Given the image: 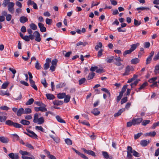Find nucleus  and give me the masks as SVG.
<instances>
[{"instance_id":"f257e3e1","label":"nucleus","mask_w":159,"mask_h":159,"mask_svg":"<svg viewBox=\"0 0 159 159\" xmlns=\"http://www.w3.org/2000/svg\"><path fill=\"white\" fill-rule=\"evenodd\" d=\"M134 70V68L132 66H127L125 68V72L122 74L123 76H126L130 74V71H133Z\"/></svg>"},{"instance_id":"f03ea898","label":"nucleus","mask_w":159,"mask_h":159,"mask_svg":"<svg viewBox=\"0 0 159 159\" xmlns=\"http://www.w3.org/2000/svg\"><path fill=\"white\" fill-rule=\"evenodd\" d=\"M27 133L24 132V133L30 137L34 139H37V135L34 132L29 129H27Z\"/></svg>"},{"instance_id":"7ed1b4c3","label":"nucleus","mask_w":159,"mask_h":159,"mask_svg":"<svg viewBox=\"0 0 159 159\" xmlns=\"http://www.w3.org/2000/svg\"><path fill=\"white\" fill-rule=\"evenodd\" d=\"M7 5L8 10L9 11L12 13H13L14 10V8L15 5L14 3L13 2H10Z\"/></svg>"},{"instance_id":"20e7f679","label":"nucleus","mask_w":159,"mask_h":159,"mask_svg":"<svg viewBox=\"0 0 159 159\" xmlns=\"http://www.w3.org/2000/svg\"><path fill=\"white\" fill-rule=\"evenodd\" d=\"M82 150L86 153H87L89 155H91L93 157L96 156L95 153L93 151L90 150H87L84 148H82Z\"/></svg>"},{"instance_id":"39448f33","label":"nucleus","mask_w":159,"mask_h":159,"mask_svg":"<svg viewBox=\"0 0 159 159\" xmlns=\"http://www.w3.org/2000/svg\"><path fill=\"white\" fill-rule=\"evenodd\" d=\"M72 149L73 151H74L79 156H80L81 158L84 159H88V158L87 157L85 156L84 154L82 153H81L80 152L76 150L74 148H72Z\"/></svg>"},{"instance_id":"423d86ee","label":"nucleus","mask_w":159,"mask_h":159,"mask_svg":"<svg viewBox=\"0 0 159 159\" xmlns=\"http://www.w3.org/2000/svg\"><path fill=\"white\" fill-rule=\"evenodd\" d=\"M143 120L142 118H134L132 120L134 125L139 124Z\"/></svg>"},{"instance_id":"0eeeda50","label":"nucleus","mask_w":159,"mask_h":159,"mask_svg":"<svg viewBox=\"0 0 159 159\" xmlns=\"http://www.w3.org/2000/svg\"><path fill=\"white\" fill-rule=\"evenodd\" d=\"M34 34L35 37V40L38 42L40 41L41 39L40 38V35L39 33L37 31H35Z\"/></svg>"},{"instance_id":"6e6552de","label":"nucleus","mask_w":159,"mask_h":159,"mask_svg":"<svg viewBox=\"0 0 159 159\" xmlns=\"http://www.w3.org/2000/svg\"><path fill=\"white\" fill-rule=\"evenodd\" d=\"M8 156L9 157L12 159H19L18 153H16L14 154L13 153H11L8 154Z\"/></svg>"},{"instance_id":"1a4fd4ad","label":"nucleus","mask_w":159,"mask_h":159,"mask_svg":"<svg viewBox=\"0 0 159 159\" xmlns=\"http://www.w3.org/2000/svg\"><path fill=\"white\" fill-rule=\"evenodd\" d=\"M114 59L116 61V62H115V64L117 66H120L122 64L121 61H122L121 58L120 57L115 58Z\"/></svg>"},{"instance_id":"9d476101","label":"nucleus","mask_w":159,"mask_h":159,"mask_svg":"<svg viewBox=\"0 0 159 159\" xmlns=\"http://www.w3.org/2000/svg\"><path fill=\"white\" fill-rule=\"evenodd\" d=\"M38 25L40 28V30L42 32H46V28L44 26V25L41 23H39Z\"/></svg>"},{"instance_id":"9b49d317","label":"nucleus","mask_w":159,"mask_h":159,"mask_svg":"<svg viewBox=\"0 0 159 159\" xmlns=\"http://www.w3.org/2000/svg\"><path fill=\"white\" fill-rule=\"evenodd\" d=\"M34 110L36 111H47V109L45 107H35L34 108Z\"/></svg>"},{"instance_id":"f8f14e48","label":"nucleus","mask_w":159,"mask_h":159,"mask_svg":"<svg viewBox=\"0 0 159 159\" xmlns=\"http://www.w3.org/2000/svg\"><path fill=\"white\" fill-rule=\"evenodd\" d=\"M150 141L149 140L147 141L145 140H141L140 142V145L143 147H145L147 145L148 143H149Z\"/></svg>"},{"instance_id":"ddd939ff","label":"nucleus","mask_w":159,"mask_h":159,"mask_svg":"<svg viewBox=\"0 0 159 159\" xmlns=\"http://www.w3.org/2000/svg\"><path fill=\"white\" fill-rule=\"evenodd\" d=\"M0 141L3 143H7L9 141V139L3 136L0 137Z\"/></svg>"},{"instance_id":"4468645a","label":"nucleus","mask_w":159,"mask_h":159,"mask_svg":"<svg viewBox=\"0 0 159 159\" xmlns=\"http://www.w3.org/2000/svg\"><path fill=\"white\" fill-rule=\"evenodd\" d=\"M23 114H24V109L23 108H21L17 110L16 114L18 116H21Z\"/></svg>"},{"instance_id":"2eb2a0df","label":"nucleus","mask_w":159,"mask_h":159,"mask_svg":"<svg viewBox=\"0 0 159 159\" xmlns=\"http://www.w3.org/2000/svg\"><path fill=\"white\" fill-rule=\"evenodd\" d=\"M28 20V18L25 16H22L20 18V21L21 23H24L27 22Z\"/></svg>"},{"instance_id":"dca6fc26","label":"nucleus","mask_w":159,"mask_h":159,"mask_svg":"<svg viewBox=\"0 0 159 159\" xmlns=\"http://www.w3.org/2000/svg\"><path fill=\"white\" fill-rule=\"evenodd\" d=\"M66 85V84L65 83L61 82L57 84L56 85V88L57 89L62 88Z\"/></svg>"},{"instance_id":"f3484780","label":"nucleus","mask_w":159,"mask_h":159,"mask_svg":"<svg viewBox=\"0 0 159 159\" xmlns=\"http://www.w3.org/2000/svg\"><path fill=\"white\" fill-rule=\"evenodd\" d=\"M148 84V83L147 82L144 83L138 89V90H136V92H138L139 91V90L143 89L145 87L147 86Z\"/></svg>"},{"instance_id":"a211bd4d","label":"nucleus","mask_w":159,"mask_h":159,"mask_svg":"<svg viewBox=\"0 0 159 159\" xmlns=\"http://www.w3.org/2000/svg\"><path fill=\"white\" fill-rule=\"evenodd\" d=\"M47 98L49 100H53L55 98L54 96L52 94L47 93L46 95Z\"/></svg>"},{"instance_id":"6ab92c4d","label":"nucleus","mask_w":159,"mask_h":159,"mask_svg":"<svg viewBox=\"0 0 159 159\" xmlns=\"http://www.w3.org/2000/svg\"><path fill=\"white\" fill-rule=\"evenodd\" d=\"M125 108H122L120 109L115 114L114 116L115 117H118L120 115L121 113L125 111Z\"/></svg>"},{"instance_id":"aec40b11","label":"nucleus","mask_w":159,"mask_h":159,"mask_svg":"<svg viewBox=\"0 0 159 159\" xmlns=\"http://www.w3.org/2000/svg\"><path fill=\"white\" fill-rule=\"evenodd\" d=\"M63 103V102L61 101L55 100L53 102V103L55 105H62Z\"/></svg>"},{"instance_id":"412c9836","label":"nucleus","mask_w":159,"mask_h":159,"mask_svg":"<svg viewBox=\"0 0 159 159\" xmlns=\"http://www.w3.org/2000/svg\"><path fill=\"white\" fill-rule=\"evenodd\" d=\"M139 43H137L136 44H133L131 46V47L130 48V49L132 51V52H133L134 50L137 48V47L139 46Z\"/></svg>"},{"instance_id":"4be33fe9","label":"nucleus","mask_w":159,"mask_h":159,"mask_svg":"<svg viewBox=\"0 0 159 159\" xmlns=\"http://www.w3.org/2000/svg\"><path fill=\"white\" fill-rule=\"evenodd\" d=\"M30 82L31 86L35 90H38V88L36 85L35 84V82L33 80H30Z\"/></svg>"},{"instance_id":"5701e85b","label":"nucleus","mask_w":159,"mask_h":159,"mask_svg":"<svg viewBox=\"0 0 159 159\" xmlns=\"http://www.w3.org/2000/svg\"><path fill=\"white\" fill-rule=\"evenodd\" d=\"M19 152L20 154L22 155V156H25V155H27L29 156L30 155V153L26 151H23L20 150L19 151Z\"/></svg>"},{"instance_id":"b1692460","label":"nucleus","mask_w":159,"mask_h":159,"mask_svg":"<svg viewBox=\"0 0 159 159\" xmlns=\"http://www.w3.org/2000/svg\"><path fill=\"white\" fill-rule=\"evenodd\" d=\"M38 124L41 125L43 124L44 122V120L43 117H41L39 118L37 120Z\"/></svg>"},{"instance_id":"393cba45","label":"nucleus","mask_w":159,"mask_h":159,"mask_svg":"<svg viewBox=\"0 0 159 159\" xmlns=\"http://www.w3.org/2000/svg\"><path fill=\"white\" fill-rule=\"evenodd\" d=\"M156 132L155 131H153L152 132L147 133L144 134L145 136H150L154 137L156 135Z\"/></svg>"},{"instance_id":"a878e982","label":"nucleus","mask_w":159,"mask_h":159,"mask_svg":"<svg viewBox=\"0 0 159 159\" xmlns=\"http://www.w3.org/2000/svg\"><path fill=\"white\" fill-rule=\"evenodd\" d=\"M139 61V60L138 58H136L132 59L131 61V63L132 64H135L138 63Z\"/></svg>"},{"instance_id":"bb28decb","label":"nucleus","mask_w":159,"mask_h":159,"mask_svg":"<svg viewBox=\"0 0 159 159\" xmlns=\"http://www.w3.org/2000/svg\"><path fill=\"white\" fill-rule=\"evenodd\" d=\"M56 118L57 120L59 122L61 123H66L65 121L62 119L61 117L59 116H56Z\"/></svg>"},{"instance_id":"cd10ccee","label":"nucleus","mask_w":159,"mask_h":159,"mask_svg":"<svg viewBox=\"0 0 159 159\" xmlns=\"http://www.w3.org/2000/svg\"><path fill=\"white\" fill-rule=\"evenodd\" d=\"M66 94L64 93H60L57 94V97L59 99H62L64 98Z\"/></svg>"},{"instance_id":"c85d7f7f","label":"nucleus","mask_w":159,"mask_h":159,"mask_svg":"<svg viewBox=\"0 0 159 159\" xmlns=\"http://www.w3.org/2000/svg\"><path fill=\"white\" fill-rule=\"evenodd\" d=\"M70 96L69 95H66L64 97V102L65 103L68 102L70 100Z\"/></svg>"},{"instance_id":"c756f323","label":"nucleus","mask_w":159,"mask_h":159,"mask_svg":"<svg viewBox=\"0 0 159 159\" xmlns=\"http://www.w3.org/2000/svg\"><path fill=\"white\" fill-rule=\"evenodd\" d=\"M20 123L24 125H28L30 124V121L25 120H22Z\"/></svg>"},{"instance_id":"7c9ffc66","label":"nucleus","mask_w":159,"mask_h":159,"mask_svg":"<svg viewBox=\"0 0 159 159\" xmlns=\"http://www.w3.org/2000/svg\"><path fill=\"white\" fill-rule=\"evenodd\" d=\"M95 74L94 72H92L91 73H89L87 79L88 80H91L93 77L95 76Z\"/></svg>"},{"instance_id":"2f4dec72","label":"nucleus","mask_w":159,"mask_h":159,"mask_svg":"<svg viewBox=\"0 0 159 159\" xmlns=\"http://www.w3.org/2000/svg\"><path fill=\"white\" fill-rule=\"evenodd\" d=\"M115 58L113 56H111L110 57L107 58V59L106 60L107 62L108 63H110L113 62V60Z\"/></svg>"},{"instance_id":"473e14b6","label":"nucleus","mask_w":159,"mask_h":159,"mask_svg":"<svg viewBox=\"0 0 159 159\" xmlns=\"http://www.w3.org/2000/svg\"><path fill=\"white\" fill-rule=\"evenodd\" d=\"M102 47V43L99 42L95 46V48L97 51L99 49V48H101Z\"/></svg>"},{"instance_id":"72a5a7b5","label":"nucleus","mask_w":159,"mask_h":159,"mask_svg":"<svg viewBox=\"0 0 159 159\" xmlns=\"http://www.w3.org/2000/svg\"><path fill=\"white\" fill-rule=\"evenodd\" d=\"M92 112L95 115H98L100 113V111L98 110L97 108L94 109L92 111Z\"/></svg>"},{"instance_id":"f704fd0d","label":"nucleus","mask_w":159,"mask_h":159,"mask_svg":"<svg viewBox=\"0 0 159 159\" xmlns=\"http://www.w3.org/2000/svg\"><path fill=\"white\" fill-rule=\"evenodd\" d=\"M30 28L33 30H36L37 29V25L34 23H31L30 25Z\"/></svg>"},{"instance_id":"c9c22d12","label":"nucleus","mask_w":159,"mask_h":159,"mask_svg":"<svg viewBox=\"0 0 159 159\" xmlns=\"http://www.w3.org/2000/svg\"><path fill=\"white\" fill-rule=\"evenodd\" d=\"M102 152L104 157L105 159H108L109 158V154L108 152L105 151H102Z\"/></svg>"},{"instance_id":"e433bc0d","label":"nucleus","mask_w":159,"mask_h":159,"mask_svg":"<svg viewBox=\"0 0 159 159\" xmlns=\"http://www.w3.org/2000/svg\"><path fill=\"white\" fill-rule=\"evenodd\" d=\"M39 119V115L37 113H35L34 115V118L33 119V122L35 123H37V120Z\"/></svg>"},{"instance_id":"4c0bfd02","label":"nucleus","mask_w":159,"mask_h":159,"mask_svg":"<svg viewBox=\"0 0 159 159\" xmlns=\"http://www.w3.org/2000/svg\"><path fill=\"white\" fill-rule=\"evenodd\" d=\"M32 111L31 109L30 108H25V110H24V114H30L31 112Z\"/></svg>"},{"instance_id":"58836bf2","label":"nucleus","mask_w":159,"mask_h":159,"mask_svg":"<svg viewBox=\"0 0 159 159\" xmlns=\"http://www.w3.org/2000/svg\"><path fill=\"white\" fill-rule=\"evenodd\" d=\"M14 123V122H13L12 121L10 120H6L5 121L6 125L9 126H13Z\"/></svg>"},{"instance_id":"ea45409f","label":"nucleus","mask_w":159,"mask_h":159,"mask_svg":"<svg viewBox=\"0 0 159 159\" xmlns=\"http://www.w3.org/2000/svg\"><path fill=\"white\" fill-rule=\"evenodd\" d=\"M35 67L37 70H39L42 68L40 64L39 63L38 61H37L35 64Z\"/></svg>"},{"instance_id":"a19ab883","label":"nucleus","mask_w":159,"mask_h":159,"mask_svg":"<svg viewBox=\"0 0 159 159\" xmlns=\"http://www.w3.org/2000/svg\"><path fill=\"white\" fill-rule=\"evenodd\" d=\"M7 117L5 116H0V122H4L7 120Z\"/></svg>"},{"instance_id":"79ce46f5","label":"nucleus","mask_w":159,"mask_h":159,"mask_svg":"<svg viewBox=\"0 0 159 159\" xmlns=\"http://www.w3.org/2000/svg\"><path fill=\"white\" fill-rule=\"evenodd\" d=\"M34 101V100L33 98H31L26 102V104L27 105H30L33 103Z\"/></svg>"},{"instance_id":"37998d69","label":"nucleus","mask_w":159,"mask_h":159,"mask_svg":"<svg viewBox=\"0 0 159 159\" xmlns=\"http://www.w3.org/2000/svg\"><path fill=\"white\" fill-rule=\"evenodd\" d=\"M150 122L149 120H144L143 121L142 124L144 126H145L147 124H148Z\"/></svg>"},{"instance_id":"c03bdc74","label":"nucleus","mask_w":159,"mask_h":159,"mask_svg":"<svg viewBox=\"0 0 159 159\" xmlns=\"http://www.w3.org/2000/svg\"><path fill=\"white\" fill-rule=\"evenodd\" d=\"M139 81H140L139 80H137L134 81L133 83H131L130 84L131 87L132 88L138 84Z\"/></svg>"},{"instance_id":"a18cd8bd","label":"nucleus","mask_w":159,"mask_h":159,"mask_svg":"<svg viewBox=\"0 0 159 159\" xmlns=\"http://www.w3.org/2000/svg\"><path fill=\"white\" fill-rule=\"evenodd\" d=\"M88 44V43L86 42H82L80 41L77 43L76 45L77 46H79L80 45H82L84 46Z\"/></svg>"},{"instance_id":"49530a36","label":"nucleus","mask_w":159,"mask_h":159,"mask_svg":"<svg viewBox=\"0 0 159 159\" xmlns=\"http://www.w3.org/2000/svg\"><path fill=\"white\" fill-rule=\"evenodd\" d=\"M10 0H4L2 3V5L4 7H6L9 4V3L10 2Z\"/></svg>"},{"instance_id":"de8ad7c7","label":"nucleus","mask_w":159,"mask_h":159,"mask_svg":"<svg viewBox=\"0 0 159 159\" xmlns=\"http://www.w3.org/2000/svg\"><path fill=\"white\" fill-rule=\"evenodd\" d=\"M66 143L68 145H71L72 144V141L69 139H65Z\"/></svg>"},{"instance_id":"09e8293b","label":"nucleus","mask_w":159,"mask_h":159,"mask_svg":"<svg viewBox=\"0 0 159 159\" xmlns=\"http://www.w3.org/2000/svg\"><path fill=\"white\" fill-rule=\"evenodd\" d=\"M154 72L156 74L159 73V65H158L155 66V67Z\"/></svg>"},{"instance_id":"8fccbe9b","label":"nucleus","mask_w":159,"mask_h":159,"mask_svg":"<svg viewBox=\"0 0 159 159\" xmlns=\"http://www.w3.org/2000/svg\"><path fill=\"white\" fill-rule=\"evenodd\" d=\"M9 83L8 82H6L4 83L2 85L1 88L3 89H5L8 86Z\"/></svg>"},{"instance_id":"3c124183","label":"nucleus","mask_w":159,"mask_h":159,"mask_svg":"<svg viewBox=\"0 0 159 159\" xmlns=\"http://www.w3.org/2000/svg\"><path fill=\"white\" fill-rule=\"evenodd\" d=\"M134 24L135 26H137L141 24V22L140 21H139L137 20L134 19Z\"/></svg>"},{"instance_id":"603ef678","label":"nucleus","mask_w":159,"mask_h":159,"mask_svg":"<svg viewBox=\"0 0 159 159\" xmlns=\"http://www.w3.org/2000/svg\"><path fill=\"white\" fill-rule=\"evenodd\" d=\"M143 134L142 133H138L135 134L134 135V139H138Z\"/></svg>"},{"instance_id":"864d4df0","label":"nucleus","mask_w":159,"mask_h":159,"mask_svg":"<svg viewBox=\"0 0 159 159\" xmlns=\"http://www.w3.org/2000/svg\"><path fill=\"white\" fill-rule=\"evenodd\" d=\"M150 9L148 7H138L136 9V10L138 11L139 10H141L142 11H143L145 10H149Z\"/></svg>"},{"instance_id":"5fc2aeb1","label":"nucleus","mask_w":159,"mask_h":159,"mask_svg":"<svg viewBox=\"0 0 159 159\" xmlns=\"http://www.w3.org/2000/svg\"><path fill=\"white\" fill-rule=\"evenodd\" d=\"M13 126L16 128H20L22 127V125L20 124L14 123Z\"/></svg>"},{"instance_id":"6e6d98bb","label":"nucleus","mask_w":159,"mask_h":159,"mask_svg":"<svg viewBox=\"0 0 159 159\" xmlns=\"http://www.w3.org/2000/svg\"><path fill=\"white\" fill-rule=\"evenodd\" d=\"M14 141H17L19 139V136L16 134H14L12 135Z\"/></svg>"},{"instance_id":"4d7b16f0","label":"nucleus","mask_w":159,"mask_h":159,"mask_svg":"<svg viewBox=\"0 0 159 159\" xmlns=\"http://www.w3.org/2000/svg\"><path fill=\"white\" fill-rule=\"evenodd\" d=\"M127 152L132 153L133 152L132 148L130 146H128L127 148Z\"/></svg>"},{"instance_id":"13d9d810","label":"nucleus","mask_w":159,"mask_h":159,"mask_svg":"<svg viewBox=\"0 0 159 159\" xmlns=\"http://www.w3.org/2000/svg\"><path fill=\"white\" fill-rule=\"evenodd\" d=\"M132 153L133 155L135 157H139L140 156V154L134 150H133Z\"/></svg>"},{"instance_id":"bf43d9fd","label":"nucleus","mask_w":159,"mask_h":159,"mask_svg":"<svg viewBox=\"0 0 159 159\" xmlns=\"http://www.w3.org/2000/svg\"><path fill=\"white\" fill-rule=\"evenodd\" d=\"M41 83L43 85L45 88H46L47 87L48 84L46 82V80L45 79H44L43 80H42L41 81Z\"/></svg>"},{"instance_id":"052dcab7","label":"nucleus","mask_w":159,"mask_h":159,"mask_svg":"<svg viewBox=\"0 0 159 159\" xmlns=\"http://www.w3.org/2000/svg\"><path fill=\"white\" fill-rule=\"evenodd\" d=\"M0 109L2 110L8 111L10 108L7 106H3L0 107Z\"/></svg>"},{"instance_id":"680f3d73","label":"nucleus","mask_w":159,"mask_h":159,"mask_svg":"<svg viewBox=\"0 0 159 159\" xmlns=\"http://www.w3.org/2000/svg\"><path fill=\"white\" fill-rule=\"evenodd\" d=\"M132 52V51L130 49L129 50L125 51L123 53V56H125L127 54L131 53Z\"/></svg>"},{"instance_id":"e2e57ef3","label":"nucleus","mask_w":159,"mask_h":159,"mask_svg":"<svg viewBox=\"0 0 159 159\" xmlns=\"http://www.w3.org/2000/svg\"><path fill=\"white\" fill-rule=\"evenodd\" d=\"M86 80V79L85 78H83L80 80H79V84L80 85H81L82 84H83L85 82Z\"/></svg>"},{"instance_id":"0e129e2a","label":"nucleus","mask_w":159,"mask_h":159,"mask_svg":"<svg viewBox=\"0 0 159 159\" xmlns=\"http://www.w3.org/2000/svg\"><path fill=\"white\" fill-rule=\"evenodd\" d=\"M22 158L23 159H35V157L34 156L31 157L22 156Z\"/></svg>"},{"instance_id":"69168bd1","label":"nucleus","mask_w":159,"mask_h":159,"mask_svg":"<svg viewBox=\"0 0 159 159\" xmlns=\"http://www.w3.org/2000/svg\"><path fill=\"white\" fill-rule=\"evenodd\" d=\"M57 60L56 59H54L52 61L51 63L52 65L57 66Z\"/></svg>"},{"instance_id":"338daca9","label":"nucleus","mask_w":159,"mask_h":159,"mask_svg":"<svg viewBox=\"0 0 159 159\" xmlns=\"http://www.w3.org/2000/svg\"><path fill=\"white\" fill-rule=\"evenodd\" d=\"M157 79V77H153L151 79H150L148 80V82L150 83H153Z\"/></svg>"},{"instance_id":"774afa93","label":"nucleus","mask_w":159,"mask_h":159,"mask_svg":"<svg viewBox=\"0 0 159 159\" xmlns=\"http://www.w3.org/2000/svg\"><path fill=\"white\" fill-rule=\"evenodd\" d=\"M159 126V121H158V122L154 123L153 124V125H152V129H154L157 126Z\"/></svg>"}]
</instances>
